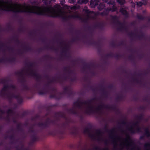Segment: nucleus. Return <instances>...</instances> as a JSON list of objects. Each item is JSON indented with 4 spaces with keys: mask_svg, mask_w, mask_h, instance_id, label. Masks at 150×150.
Returning <instances> with one entry per match:
<instances>
[{
    "mask_svg": "<svg viewBox=\"0 0 150 150\" xmlns=\"http://www.w3.org/2000/svg\"><path fill=\"white\" fill-rule=\"evenodd\" d=\"M64 71L67 73L69 74H75V73L74 71L71 69V68L70 66L67 67H64L63 68Z\"/></svg>",
    "mask_w": 150,
    "mask_h": 150,
    "instance_id": "obj_19",
    "label": "nucleus"
},
{
    "mask_svg": "<svg viewBox=\"0 0 150 150\" xmlns=\"http://www.w3.org/2000/svg\"><path fill=\"white\" fill-rule=\"evenodd\" d=\"M109 11L114 12L116 11L117 10V8L115 5H113L111 8H108Z\"/></svg>",
    "mask_w": 150,
    "mask_h": 150,
    "instance_id": "obj_38",
    "label": "nucleus"
},
{
    "mask_svg": "<svg viewBox=\"0 0 150 150\" xmlns=\"http://www.w3.org/2000/svg\"><path fill=\"white\" fill-rule=\"evenodd\" d=\"M105 108L106 109H111L115 111L118 114L120 113L118 109L116 106L115 105L110 106L109 105H105L102 104L101 105L98 106V107L96 109V110L99 111L102 108Z\"/></svg>",
    "mask_w": 150,
    "mask_h": 150,
    "instance_id": "obj_9",
    "label": "nucleus"
},
{
    "mask_svg": "<svg viewBox=\"0 0 150 150\" xmlns=\"http://www.w3.org/2000/svg\"><path fill=\"white\" fill-rule=\"evenodd\" d=\"M88 43L90 45L96 46L98 49L100 50L101 48V44L99 41H96L89 40L88 41Z\"/></svg>",
    "mask_w": 150,
    "mask_h": 150,
    "instance_id": "obj_14",
    "label": "nucleus"
},
{
    "mask_svg": "<svg viewBox=\"0 0 150 150\" xmlns=\"http://www.w3.org/2000/svg\"><path fill=\"white\" fill-rule=\"evenodd\" d=\"M126 138L125 139V142L127 143H129V144H127L126 146L128 147L129 146H132L133 145H134V142L132 140L130 136L128 134H126Z\"/></svg>",
    "mask_w": 150,
    "mask_h": 150,
    "instance_id": "obj_15",
    "label": "nucleus"
},
{
    "mask_svg": "<svg viewBox=\"0 0 150 150\" xmlns=\"http://www.w3.org/2000/svg\"><path fill=\"white\" fill-rule=\"evenodd\" d=\"M7 113L8 114H12L13 113V111L11 109H9L7 111Z\"/></svg>",
    "mask_w": 150,
    "mask_h": 150,
    "instance_id": "obj_58",
    "label": "nucleus"
},
{
    "mask_svg": "<svg viewBox=\"0 0 150 150\" xmlns=\"http://www.w3.org/2000/svg\"><path fill=\"white\" fill-rule=\"evenodd\" d=\"M61 79L60 77L57 78H53L52 79L48 81L46 84H45L41 89H40V86L38 87L37 85H35L34 86L37 89L38 93L39 95H44L47 93H50V98H54L57 100H59L62 98V93H59L57 95V89L54 88H51L50 85V84L53 82H58L60 84L62 83L63 81L62 80L60 79Z\"/></svg>",
    "mask_w": 150,
    "mask_h": 150,
    "instance_id": "obj_2",
    "label": "nucleus"
},
{
    "mask_svg": "<svg viewBox=\"0 0 150 150\" xmlns=\"http://www.w3.org/2000/svg\"><path fill=\"white\" fill-rule=\"evenodd\" d=\"M120 11L125 17L127 18L128 17V13L124 8H121L120 9Z\"/></svg>",
    "mask_w": 150,
    "mask_h": 150,
    "instance_id": "obj_25",
    "label": "nucleus"
},
{
    "mask_svg": "<svg viewBox=\"0 0 150 150\" xmlns=\"http://www.w3.org/2000/svg\"><path fill=\"white\" fill-rule=\"evenodd\" d=\"M94 107L93 105L88 106V108L86 110L85 113L88 115H91L94 113L95 110L93 109Z\"/></svg>",
    "mask_w": 150,
    "mask_h": 150,
    "instance_id": "obj_16",
    "label": "nucleus"
},
{
    "mask_svg": "<svg viewBox=\"0 0 150 150\" xmlns=\"http://www.w3.org/2000/svg\"><path fill=\"white\" fill-rule=\"evenodd\" d=\"M23 49L24 50L27 51H31L33 50L32 48L29 46H23Z\"/></svg>",
    "mask_w": 150,
    "mask_h": 150,
    "instance_id": "obj_34",
    "label": "nucleus"
},
{
    "mask_svg": "<svg viewBox=\"0 0 150 150\" xmlns=\"http://www.w3.org/2000/svg\"><path fill=\"white\" fill-rule=\"evenodd\" d=\"M22 124L21 123H18L17 125L16 129L17 130H18L19 128L21 127Z\"/></svg>",
    "mask_w": 150,
    "mask_h": 150,
    "instance_id": "obj_63",
    "label": "nucleus"
},
{
    "mask_svg": "<svg viewBox=\"0 0 150 150\" xmlns=\"http://www.w3.org/2000/svg\"><path fill=\"white\" fill-rule=\"evenodd\" d=\"M105 24L104 23H99L96 24L93 26L95 28H97L100 30L102 31L105 29Z\"/></svg>",
    "mask_w": 150,
    "mask_h": 150,
    "instance_id": "obj_17",
    "label": "nucleus"
},
{
    "mask_svg": "<svg viewBox=\"0 0 150 150\" xmlns=\"http://www.w3.org/2000/svg\"><path fill=\"white\" fill-rule=\"evenodd\" d=\"M26 65L28 67L29 69L30 68L33 67V63L30 62H29L28 63H25Z\"/></svg>",
    "mask_w": 150,
    "mask_h": 150,
    "instance_id": "obj_49",
    "label": "nucleus"
},
{
    "mask_svg": "<svg viewBox=\"0 0 150 150\" xmlns=\"http://www.w3.org/2000/svg\"><path fill=\"white\" fill-rule=\"evenodd\" d=\"M55 120H51L49 118H47L44 122H39L37 123V126L42 129H45L49 127L50 124H54Z\"/></svg>",
    "mask_w": 150,
    "mask_h": 150,
    "instance_id": "obj_4",
    "label": "nucleus"
},
{
    "mask_svg": "<svg viewBox=\"0 0 150 150\" xmlns=\"http://www.w3.org/2000/svg\"><path fill=\"white\" fill-rule=\"evenodd\" d=\"M30 71L28 73V74L34 77L35 79L37 81L38 83V84L35 85H37L38 87H39L40 85V83L41 81V76L36 72H35L32 69H30Z\"/></svg>",
    "mask_w": 150,
    "mask_h": 150,
    "instance_id": "obj_8",
    "label": "nucleus"
},
{
    "mask_svg": "<svg viewBox=\"0 0 150 150\" xmlns=\"http://www.w3.org/2000/svg\"><path fill=\"white\" fill-rule=\"evenodd\" d=\"M83 133H84L88 134L89 137L93 139H95V135L93 134H92L90 132V129L86 127L85 128L84 130Z\"/></svg>",
    "mask_w": 150,
    "mask_h": 150,
    "instance_id": "obj_20",
    "label": "nucleus"
},
{
    "mask_svg": "<svg viewBox=\"0 0 150 150\" xmlns=\"http://www.w3.org/2000/svg\"><path fill=\"white\" fill-rule=\"evenodd\" d=\"M110 45L113 47H115L116 46V44L113 41L110 43Z\"/></svg>",
    "mask_w": 150,
    "mask_h": 150,
    "instance_id": "obj_64",
    "label": "nucleus"
},
{
    "mask_svg": "<svg viewBox=\"0 0 150 150\" xmlns=\"http://www.w3.org/2000/svg\"><path fill=\"white\" fill-rule=\"evenodd\" d=\"M13 40H14L15 42L17 44H19L21 42L20 40L18 39V37L17 36H15L13 37Z\"/></svg>",
    "mask_w": 150,
    "mask_h": 150,
    "instance_id": "obj_37",
    "label": "nucleus"
},
{
    "mask_svg": "<svg viewBox=\"0 0 150 150\" xmlns=\"http://www.w3.org/2000/svg\"><path fill=\"white\" fill-rule=\"evenodd\" d=\"M31 139L32 141L33 142H35L36 141H38L39 140V137L38 136L33 137V138Z\"/></svg>",
    "mask_w": 150,
    "mask_h": 150,
    "instance_id": "obj_55",
    "label": "nucleus"
},
{
    "mask_svg": "<svg viewBox=\"0 0 150 150\" xmlns=\"http://www.w3.org/2000/svg\"><path fill=\"white\" fill-rule=\"evenodd\" d=\"M71 88L69 86H66L63 88V93L64 94L67 93L71 90Z\"/></svg>",
    "mask_w": 150,
    "mask_h": 150,
    "instance_id": "obj_39",
    "label": "nucleus"
},
{
    "mask_svg": "<svg viewBox=\"0 0 150 150\" xmlns=\"http://www.w3.org/2000/svg\"><path fill=\"white\" fill-rule=\"evenodd\" d=\"M68 79H69L71 81L73 82L76 81L77 77L76 76H74L73 77H69Z\"/></svg>",
    "mask_w": 150,
    "mask_h": 150,
    "instance_id": "obj_54",
    "label": "nucleus"
},
{
    "mask_svg": "<svg viewBox=\"0 0 150 150\" xmlns=\"http://www.w3.org/2000/svg\"><path fill=\"white\" fill-rule=\"evenodd\" d=\"M69 45H65V47L63 48L62 52L66 54L69 51Z\"/></svg>",
    "mask_w": 150,
    "mask_h": 150,
    "instance_id": "obj_32",
    "label": "nucleus"
},
{
    "mask_svg": "<svg viewBox=\"0 0 150 150\" xmlns=\"http://www.w3.org/2000/svg\"><path fill=\"white\" fill-rule=\"evenodd\" d=\"M67 111L68 113L71 114L77 115L78 114V112L73 108L67 109Z\"/></svg>",
    "mask_w": 150,
    "mask_h": 150,
    "instance_id": "obj_24",
    "label": "nucleus"
},
{
    "mask_svg": "<svg viewBox=\"0 0 150 150\" xmlns=\"http://www.w3.org/2000/svg\"><path fill=\"white\" fill-rule=\"evenodd\" d=\"M147 4V2L145 0H142L138 2L137 3V6L141 7L143 5H146Z\"/></svg>",
    "mask_w": 150,
    "mask_h": 150,
    "instance_id": "obj_31",
    "label": "nucleus"
},
{
    "mask_svg": "<svg viewBox=\"0 0 150 150\" xmlns=\"http://www.w3.org/2000/svg\"><path fill=\"white\" fill-rule=\"evenodd\" d=\"M133 81L134 82H136L138 84H141L142 83V81L141 80H139L137 78H133Z\"/></svg>",
    "mask_w": 150,
    "mask_h": 150,
    "instance_id": "obj_40",
    "label": "nucleus"
},
{
    "mask_svg": "<svg viewBox=\"0 0 150 150\" xmlns=\"http://www.w3.org/2000/svg\"><path fill=\"white\" fill-rule=\"evenodd\" d=\"M88 0H79L78 1V3L81 4H86L88 3Z\"/></svg>",
    "mask_w": 150,
    "mask_h": 150,
    "instance_id": "obj_42",
    "label": "nucleus"
},
{
    "mask_svg": "<svg viewBox=\"0 0 150 150\" xmlns=\"http://www.w3.org/2000/svg\"><path fill=\"white\" fill-rule=\"evenodd\" d=\"M117 2L121 5H124L125 2V0H116Z\"/></svg>",
    "mask_w": 150,
    "mask_h": 150,
    "instance_id": "obj_46",
    "label": "nucleus"
},
{
    "mask_svg": "<svg viewBox=\"0 0 150 150\" xmlns=\"http://www.w3.org/2000/svg\"><path fill=\"white\" fill-rule=\"evenodd\" d=\"M7 98L9 100H11L12 98H15L17 100V102L19 104H21L23 101L22 97L19 95H16L14 93H10L7 94Z\"/></svg>",
    "mask_w": 150,
    "mask_h": 150,
    "instance_id": "obj_7",
    "label": "nucleus"
},
{
    "mask_svg": "<svg viewBox=\"0 0 150 150\" xmlns=\"http://www.w3.org/2000/svg\"><path fill=\"white\" fill-rule=\"evenodd\" d=\"M21 86L24 90H25L27 91H32L30 88L26 85L25 83L21 84Z\"/></svg>",
    "mask_w": 150,
    "mask_h": 150,
    "instance_id": "obj_26",
    "label": "nucleus"
},
{
    "mask_svg": "<svg viewBox=\"0 0 150 150\" xmlns=\"http://www.w3.org/2000/svg\"><path fill=\"white\" fill-rule=\"evenodd\" d=\"M105 7V4L104 3H101L99 5L98 8L99 11H101Z\"/></svg>",
    "mask_w": 150,
    "mask_h": 150,
    "instance_id": "obj_36",
    "label": "nucleus"
},
{
    "mask_svg": "<svg viewBox=\"0 0 150 150\" xmlns=\"http://www.w3.org/2000/svg\"><path fill=\"white\" fill-rule=\"evenodd\" d=\"M122 57V55L121 54L117 53L115 54H114V57L117 59H119Z\"/></svg>",
    "mask_w": 150,
    "mask_h": 150,
    "instance_id": "obj_43",
    "label": "nucleus"
},
{
    "mask_svg": "<svg viewBox=\"0 0 150 150\" xmlns=\"http://www.w3.org/2000/svg\"><path fill=\"white\" fill-rule=\"evenodd\" d=\"M16 60V58L14 57L8 59L7 58L6 59L4 58H0V63L4 62L6 61H8L10 62H13L15 61Z\"/></svg>",
    "mask_w": 150,
    "mask_h": 150,
    "instance_id": "obj_18",
    "label": "nucleus"
},
{
    "mask_svg": "<svg viewBox=\"0 0 150 150\" xmlns=\"http://www.w3.org/2000/svg\"><path fill=\"white\" fill-rule=\"evenodd\" d=\"M104 129L106 132H108L110 134V138L113 139L112 143L114 144L117 145V143L115 139H119L120 137H119L114 134L115 132V129L113 128L111 130H109L108 129L107 125H106L104 127Z\"/></svg>",
    "mask_w": 150,
    "mask_h": 150,
    "instance_id": "obj_5",
    "label": "nucleus"
},
{
    "mask_svg": "<svg viewBox=\"0 0 150 150\" xmlns=\"http://www.w3.org/2000/svg\"><path fill=\"white\" fill-rule=\"evenodd\" d=\"M109 11L108 8H105L103 12L100 13V14L102 16H107L108 15Z\"/></svg>",
    "mask_w": 150,
    "mask_h": 150,
    "instance_id": "obj_29",
    "label": "nucleus"
},
{
    "mask_svg": "<svg viewBox=\"0 0 150 150\" xmlns=\"http://www.w3.org/2000/svg\"><path fill=\"white\" fill-rule=\"evenodd\" d=\"M135 129H134L132 126H131L127 129L128 131L131 134H135L136 133H141L142 132L141 127L139 126L136 127Z\"/></svg>",
    "mask_w": 150,
    "mask_h": 150,
    "instance_id": "obj_12",
    "label": "nucleus"
},
{
    "mask_svg": "<svg viewBox=\"0 0 150 150\" xmlns=\"http://www.w3.org/2000/svg\"><path fill=\"white\" fill-rule=\"evenodd\" d=\"M16 74L18 75L20 77L19 79V81L21 83L24 84L26 82V80L23 73V70L21 71H17L15 73Z\"/></svg>",
    "mask_w": 150,
    "mask_h": 150,
    "instance_id": "obj_11",
    "label": "nucleus"
},
{
    "mask_svg": "<svg viewBox=\"0 0 150 150\" xmlns=\"http://www.w3.org/2000/svg\"><path fill=\"white\" fill-rule=\"evenodd\" d=\"M9 86V88H11L12 89L14 90L16 89V86L13 85V84H11Z\"/></svg>",
    "mask_w": 150,
    "mask_h": 150,
    "instance_id": "obj_60",
    "label": "nucleus"
},
{
    "mask_svg": "<svg viewBox=\"0 0 150 150\" xmlns=\"http://www.w3.org/2000/svg\"><path fill=\"white\" fill-rule=\"evenodd\" d=\"M145 150H150V142H147L145 143L144 145Z\"/></svg>",
    "mask_w": 150,
    "mask_h": 150,
    "instance_id": "obj_33",
    "label": "nucleus"
},
{
    "mask_svg": "<svg viewBox=\"0 0 150 150\" xmlns=\"http://www.w3.org/2000/svg\"><path fill=\"white\" fill-rule=\"evenodd\" d=\"M143 100L144 101L148 102L149 101V99L148 98V96H146L144 97L143 99Z\"/></svg>",
    "mask_w": 150,
    "mask_h": 150,
    "instance_id": "obj_61",
    "label": "nucleus"
},
{
    "mask_svg": "<svg viewBox=\"0 0 150 150\" xmlns=\"http://www.w3.org/2000/svg\"><path fill=\"white\" fill-rule=\"evenodd\" d=\"M28 132L33 134L36 133L35 130L33 129V127H31L28 130Z\"/></svg>",
    "mask_w": 150,
    "mask_h": 150,
    "instance_id": "obj_48",
    "label": "nucleus"
},
{
    "mask_svg": "<svg viewBox=\"0 0 150 150\" xmlns=\"http://www.w3.org/2000/svg\"><path fill=\"white\" fill-rule=\"evenodd\" d=\"M83 10L86 13L88 14H91L93 13V11H90L89 9H88L87 8L84 9Z\"/></svg>",
    "mask_w": 150,
    "mask_h": 150,
    "instance_id": "obj_47",
    "label": "nucleus"
},
{
    "mask_svg": "<svg viewBox=\"0 0 150 150\" xmlns=\"http://www.w3.org/2000/svg\"><path fill=\"white\" fill-rule=\"evenodd\" d=\"M24 29V27L22 25L20 26V28L19 29V31L20 32H22L23 31Z\"/></svg>",
    "mask_w": 150,
    "mask_h": 150,
    "instance_id": "obj_62",
    "label": "nucleus"
},
{
    "mask_svg": "<svg viewBox=\"0 0 150 150\" xmlns=\"http://www.w3.org/2000/svg\"><path fill=\"white\" fill-rule=\"evenodd\" d=\"M80 8V6L78 5H75L72 7H71V10H76L77 9H79Z\"/></svg>",
    "mask_w": 150,
    "mask_h": 150,
    "instance_id": "obj_45",
    "label": "nucleus"
},
{
    "mask_svg": "<svg viewBox=\"0 0 150 150\" xmlns=\"http://www.w3.org/2000/svg\"><path fill=\"white\" fill-rule=\"evenodd\" d=\"M67 93L68 94L69 97H70L73 95L74 92L73 91H72L71 89L68 92V93Z\"/></svg>",
    "mask_w": 150,
    "mask_h": 150,
    "instance_id": "obj_56",
    "label": "nucleus"
},
{
    "mask_svg": "<svg viewBox=\"0 0 150 150\" xmlns=\"http://www.w3.org/2000/svg\"><path fill=\"white\" fill-rule=\"evenodd\" d=\"M145 137H150V132H144L143 134L140 136L139 139L140 140H144Z\"/></svg>",
    "mask_w": 150,
    "mask_h": 150,
    "instance_id": "obj_23",
    "label": "nucleus"
},
{
    "mask_svg": "<svg viewBox=\"0 0 150 150\" xmlns=\"http://www.w3.org/2000/svg\"><path fill=\"white\" fill-rule=\"evenodd\" d=\"M137 120V121L133 124V125L134 127L139 126V124L141 122L138 120Z\"/></svg>",
    "mask_w": 150,
    "mask_h": 150,
    "instance_id": "obj_51",
    "label": "nucleus"
},
{
    "mask_svg": "<svg viewBox=\"0 0 150 150\" xmlns=\"http://www.w3.org/2000/svg\"><path fill=\"white\" fill-rule=\"evenodd\" d=\"M45 10L39 11H35L30 9L28 10H15L11 9L8 7L4 5H0V10L6 11H11L15 13H33L36 15L46 16L49 17L56 18L59 17L58 13L56 12L55 9L52 6H44L43 7Z\"/></svg>",
    "mask_w": 150,
    "mask_h": 150,
    "instance_id": "obj_1",
    "label": "nucleus"
},
{
    "mask_svg": "<svg viewBox=\"0 0 150 150\" xmlns=\"http://www.w3.org/2000/svg\"><path fill=\"white\" fill-rule=\"evenodd\" d=\"M100 91L102 92V95L103 96H104L105 98H108V91H105V88L104 87L102 88L103 86L102 85L100 86Z\"/></svg>",
    "mask_w": 150,
    "mask_h": 150,
    "instance_id": "obj_21",
    "label": "nucleus"
},
{
    "mask_svg": "<svg viewBox=\"0 0 150 150\" xmlns=\"http://www.w3.org/2000/svg\"><path fill=\"white\" fill-rule=\"evenodd\" d=\"M90 5L93 8H95L98 5V3L96 0H91L90 1Z\"/></svg>",
    "mask_w": 150,
    "mask_h": 150,
    "instance_id": "obj_30",
    "label": "nucleus"
},
{
    "mask_svg": "<svg viewBox=\"0 0 150 150\" xmlns=\"http://www.w3.org/2000/svg\"><path fill=\"white\" fill-rule=\"evenodd\" d=\"M8 81V80L2 79H1L0 80V83H1L3 84H5V83H7Z\"/></svg>",
    "mask_w": 150,
    "mask_h": 150,
    "instance_id": "obj_52",
    "label": "nucleus"
},
{
    "mask_svg": "<svg viewBox=\"0 0 150 150\" xmlns=\"http://www.w3.org/2000/svg\"><path fill=\"white\" fill-rule=\"evenodd\" d=\"M54 115L56 117H61L63 118L65 117L64 114L61 112H55Z\"/></svg>",
    "mask_w": 150,
    "mask_h": 150,
    "instance_id": "obj_27",
    "label": "nucleus"
},
{
    "mask_svg": "<svg viewBox=\"0 0 150 150\" xmlns=\"http://www.w3.org/2000/svg\"><path fill=\"white\" fill-rule=\"evenodd\" d=\"M46 49H50L51 50H53L56 52H57L58 51V49L56 48L54 46H52L50 47L49 46H47L45 47Z\"/></svg>",
    "mask_w": 150,
    "mask_h": 150,
    "instance_id": "obj_35",
    "label": "nucleus"
},
{
    "mask_svg": "<svg viewBox=\"0 0 150 150\" xmlns=\"http://www.w3.org/2000/svg\"><path fill=\"white\" fill-rule=\"evenodd\" d=\"M114 54L112 53H110L109 54H106L105 55V57L106 58H108L109 57H114Z\"/></svg>",
    "mask_w": 150,
    "mask_h": 150,
    "instance_id": "obj_53",
    "label": "nucleus"
},
{
    "mask_svg": "<svg viewBox=\"0 0 150 150\" xmlns=\"http://www.w3.org/2000/svg\"><path fill=\"white\" fill-rule=\"evenodd\" d=\"M140 33H141V34L139 35L132 32L129 33L128 35L131 37H134H134L138 38L139 40H146V38L145 34L142 31L140 32Z\"/></svg>",
    "mask_w": 150,
    "mask_h": 150,
    "instance_id": "obj_10",
    "label": "nucleus"
},
{
    "mask_svg": "<svg viewBox=\"0 0 150 150\" xmlns=\"http://www.w3.org/2000/svg\"><path fill=\"white\" fill-rule=\"evenodd\" d=\"M94 150H109L108 148L106 147L103 149H100V147L98 146H96L94 148Z\"/></svg>",
    "mask_w": 150,
    "mask_h": 150,
    "instance_id": "obj_50",
    "label": "nucleus"
},
{
    "mask_svg": "<svg viewBox=\"0 0 150 150\" xmlns=\"http://www.w3.org/2000/svg\"><path fill=\"white\" fill-rule=\"evenodd\" d=\"M40 115L38 114L34 116L31 118V120L32 121H35L40 117Z\"/></svg>",
    "mask_w": 150,
    "mask_h": 150,
    "instance_id": "obj_41",
    "label": "nucleus"
},
{
    "mask_svg": "<svg viewBox=\"0 0 150 150\" xmlns=\"http://www.w3.org/2000/svg\"><path fill=\"white\" fill-rule=\"evenodd\" d=\"M123 98V95H120L118 96L117 98L116 99L117 100H122Z\"/></svg>",
    "mask_w": 150,
    "mask_h": 150,
    "instance_id": "obj_59",
    "label": "nucleus"
},
{
    "mask_svg": "<svg viewBox=\"0 0 150 150\" xmlns=\"http://www.w3.org/2000/svg\"><path fill=\"white\" fill-rule=\"evenodd\" d=\"M112 19L113 21V23L117 24L119 25L120 27L118 28L119 30L121 31L125 30L126 32L128 31V28L125 25L124 23H121L119 21L116 16H112Z\"/></svg>",
    "mask_w": 150,
    "mask_h": 150,
    "instance_id": "obj_6",
    "label": "nucleus"
},
{
    "mask_svg": "<svg viewBox=\"0 0 150 150\" xmlns=\"http://www.w3.org/2000/svg\"><path fill=\"white\" fill-rule=\"evenodd\" d=\"M7 49L8 50L11 51L12 53H14V49L13 47H7Z\"/></svg>",
    "mask_w": 150,
    "mask_h": 150,
    "instance_id": "obj_57",
    "label": "nucleus"
},
{
    "mask_svg": "<svg viewBox=\"0 0 150 150\" xmlns=\"http://www.w3.org/2000/svg\"><path fill=\"white\" fill-rule=\"evenodd\" d=\"M9 88V85H4L3 88L1 89L0 92V95L1 96H6L7 97V94L10 93H12L11 92H9L8 93H6L5 92L7 91V89Z\"/></svg>",
    "mask_w": 150,
    "mask_h": 150,
    "instance_id": "obj_13",
    "label": "nucleus"
},
{
    "mask_svg": "<svg viewBox=\"0 0 150 150\" xmlns=\"http://www.w3.org/2000/svg\"><path fill=\"white\" fill-rule=\"evenodd\" d=\"M137 17L139 19L142 20H144L146 18L145 17L139 14H137Z\"/></svg>",
    "mask_w": 150,
    "mask_h": 150,
    "instance_id": "obj_44",
    "label": "nucleus"
},
{
    "mask_svg": "<svg viewBox=\"0 0 150 150\" xmlns=\"http://www.w3.org/2000/svg\"><path fill=\"white\" fill-rule=\"evenodd\" d=\"M135 117L137 120L141 122L144 119V115L143 114L141 113L139 115H135Z\"/></svg>",
    "mask_w": 150,
    "mask_h": 150,
    "instance_id": "obj_28",
    "label": "nucleus"
},
{
    "mask_svg": "<svg viewBox=\"0 0 150 150\" xmlns=\"http://www.w3.org/2000/svg\"><path fill=\"white\" fill-rule=\"evenodd\" d=\"M97 100V98L96 97L83 102H82L79 100H78L73 103V105L78 108L79 109H82V105H88V106L92 105V103L93 101Z\"/></svg>",
    "mask_w": 150,
    "mask_h": 150,
    "instance_id": "obj_3",
    "label": "nucleus"
},
{
    "mask_svg": "<svg viewBox=\"0 0 150 150\" xmlns=\"http://www.w3.org/2000/svg\"><path fill=\"white\" fill-rule=\"evenodd\" d=\"M96 133L98 135L97 140L98 141H103V139L101 138L100 136L102 135L103 132L100 129H97L96 130Z\"/></svg>",
    "mask_w": 150,
    "mask_h": 150,
    "instance_id": "obj_22",
    "label": "nucleus"
}]
</instances>
